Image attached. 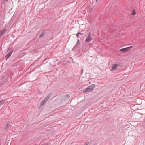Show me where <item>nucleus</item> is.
<instances>
[{
    "instance_id": "1",
    "label": "nucleus",
    "mask_w": 145,
    "mask_h": 145,
    "mask_svg": "<svg viewBox=\"0 0 145 145\" xmlns=\"http://www.w3.org/2000/svg\"><path fill=\"white\" fill-rule=\"evenodd\" d=\"M95 86L94 84H92L89 86L88 87L83 89V91L84 92H91L93 91V89L95 87Z\"/></svg>"
},
{
    "instance_id": "2",
    "label": "nucleus",
    "mask_w": 145,
    "mask_h": 145,
    "mask_svg": "<svg viewBox=\"0 0 145 145\" xmlns=\"http://www.w3.org/2000/svg\"><path fill=\"white\" fill-rule=\"evenodd\" d=\"M92 40V38L91 37V33H89L87 35L85 40V41L86 42H89L91 40Z\"/></svg>"
},
{
    "instance_id": "3",
    "label": "nucleus",
    "mask_w": 145,
    "mask_h": 145,
    "mask_svg": "<svg viewBox=\"0 0 145 145\" xmlns=\"http://www.w3.org/2000/svg\"><path fill=\"white\" fill-rule=\"evenodd\" d=\"M8 52H9V53L7 54L5 56V57H7V59H8L10 57L13 52V50L12 49L11 50V48H8Z\"/></svg>"
},
{
    "instance_id": "4",
    "label": "nucleus",
    "mask_w": 145,
    "mask_h": 145,
    "mask_svg": "<svg viewBox=\"0 0 145 145\" xmlns=\"http://www.w3.org/2000/svg\"><path fill=\"white\" fill-rule=\"evenodd\" d=\"M132 47V46H131L126 48L121 49L120 50V51L123 52H126L127 51L129 50Z\"/></svg>"
},
{
    "instance_id": "5",
    "label": "nucleus",
    "mask_w": 145,
    "mask_h": 145,
    "mask_svg": "<svg viewBox=\"0 0 145 145\" xmlns=\"http://www.w3.org/2000/svg\"><path fill=\"white\" fill-rule=\"evenodd\" d=\"M80 44V42L79 39H78L77 40V42L73 48V50L75 51L76 49L78 47V46Z\"/></svg>"
},
{
    "instance_id": "6",
    "label": "nucleus",
    "mask_w": 145,
    "mask_h": 145,
    "mask_svg": "<svg viewBox=\"0 0 145 145\" xmlns=\"http://www.w3.org/2000/svg\"><path fill=\"white\" fill-rule=\"evenodd\" d=\"M119 66V65H118L116 64H114L112 67V70H114L116 69L117 67L118 66Z\"/></svg>"
},
{
    "instance_id": "7",
    "label": "nucleus",
    "mask_w": 145,
    "mask_h": 145,
    "mask_svg": "<svg viewBox=\"0 0 145 145\" xmlns=\"http://www.w3.org/2000/svg\"><path fill=\"white\" fill-rule=\"evenodd\" d=\"M6 30L7 29H4L3 30L0 31V35L1 36L3 35L6 32Z\"/></svg>"
},
{
    "instance_id": "8",
    "label": "nucleus",
    "mask_w": 145,
    "mask_h": 145,
    "mask_svg": "<svg viewBox=\"0 0 145 145\" xmlns=\"http://www.w3.org/2000/svg\"><path fill=\"white\" fill-rule=\"evenodd\" d=\"M6 30L7 29H4L3 30L0 31V35L1 36L3 35L6 32Z\"/></svg>"
},
{
    "instance_id": "9",
    "label": "nucleus",
    "mask_w": 145,
    "mask_h": 145,
    "mask_svg": "<svg viewBox=\"0 0 145 145\" xmlns=\"http://www.w3.org/2000/svg\"><path fill=\"white\" fill-rule=\"evenodd\" d=\"M6 30L7 29H4L3 30L0 31V35L1 36L3 35L6 32Z\"/></svg>"
},
{
    "instance_id": "10",
    "label": "nucleus",
    "mask_w": 145,
    "mask_h": 145,
    "mask_svg": "<svg viewBox=\"0 0 145 145\" xmlns=\"http://www.w3.org/2000/svg\"><path fill=\"white\" fill-rule=\"evenodd\" d=\"M52 95V94L51 93H50L46 97L47 99H49L50 98V97H51V95Z\"/></svg>"
},
{
    "instance_id": "11",
    "label": "nucleus",
    "mask_w": 145,
    "mask_h": 145,
    "mask_svg": "<svg viewBox=\"0 0 145 145\" xmlns=\"http://www.w3.org/2000/svg\"><path fill=\"white\" fill-rule=\"evenodd\" d=\"M46 33V32H44L42 33L39 36V37L41 38L44 36Z\"/></svg>"
},
{
    "instance_id": "12",
    "label": "nucleus",
    "mask_w": 145,
    "mask_h": 145,
    "mask_svg": "<svg viewBox=\"0 0 145 145\" xmlns=\"http://www.w3.org/2000/svg\"><path fill=\"white\" fill-rule=\"evenodd\" d=\"M136 14V11L135 10V9H134L132 11V12L131 14L132 15H135Z\"/></svg>"
},
{
    "instance_id": "13",
    "label": "nucleus",
    "mask_w": 145,
    "mask_h": 145,
    "mask_svg": "<svg viewBox=\"0 0 145 145\" xmlns=\"http://www.w3.org/2000/svg\"><path fill=\"white\" fill-rule=\"evenodd\" d=\"M81 35V36L83 34L80 32H78L76 34V36L77 38L79 37V35Z\"/></svg>"
},
{
    "instance_id": "14",
    "label": "nucleus",
    "mask_w": 145,
    "mask_h": 145,
    "mask_svg": "<svg viewBox=\"0 0 145 145\" xmlns=\"http://www.w3.org/2000/svg\"><path fill=\"white\" fill-rule=\"evenodd\" d=\"M48 100V99L46 97H45L44 98V100H43L42 101L44 103H45Z\"/></svg>"
},
{
    "instance_id": "15",
    "label": "nucleus",
    "mask_w": 145,
    "mask_h": 145,
    "mask_svg": "<svg viewBox=\"0 0 145 145\" xmlns=\"http://www.w3.org/2000/svg\"><path fill=\"white\" fill-rule=\"evenodd\" d=\"M4 103V100H2L0 101V105H2Z\"/></svg>"
},
{
    "instance_id": "16",
    "label": "nucleus",
    "mask_w": 145,
    "mask_h": 145,
    "mask_svg": "<svg viewBox=\"0 0 145 145\" xmlns=\"http://www.w3.org/2000/svg\"><path fill=\"white\" fill-rule=\"evenodd\" d=\"M65 97L67 99L70 97V95L69 94H66L65 95Z\"/></svg>"
},
{
    "instance_id": "17",
    "label": "nucleus",
    "mask_w": 145,
    "mask_h": 145,
    "mask_svg": "<svg viewBox=\"0 0 145 145\" xmlns=\"http://www.w3.org/2000/svg\"><path fill=\"white\" fill-rule=\"evenodd\" d=\"M45 103L42 101L40 104V106H42L44 105Z\"/></svg>"
},
{
    "instance_id": "18",
    "label": "nucleus",
    "mask_w": 145,
    "mask_h": 145,
    "mask_svg": "<svg viewBox=\"0 0 145 145\" xmlns=\"http://www.w3.org/2000/svg\"><path fill=\"white\" fill-rule=\"evenodd\" d=\"M91 143V141L90 142H86V145H88L89 144H90Z\"/></svg>"
},
{
    "instance_id": "19",
    "label": "nucleus",
    "mask_w": 145,
    "mask_h": 145,
    "mask_svg": "<svg viewBox=\"0 0 145 145\" xmlns=\"http://www.w3.org/2000/svg\"><path fill=\"white\" fill-rule=\"evenodd\" d=\"M82 37V35L81 36V35H79V38H80L81 37Z\"/></svg>"
},
{
    "instance_id": "20",
    "label": "nucleus",
    "mask_w": 145,
    "mask_h": 145,
    "mask_svg": "<svg viewBox=\"0 0 145 145\" xmlns=\"http://www.w3.org/2000/svg\"><path fill=\"white\" fill-rule=\"evenodd\" d=\"M6 0V1L7 2V1H8V0Z\"/></svg>"
},
{
    "instance_id": "21",
    "label": "nucleus",
    "mask_w": 145,
    "mask_h": 145,
    "mask_svg": "<svg viewBox=\"0 0 145 145\" xmlns=\"http://www.w3.org/2000/svg\"><path fill=\"white\" fill-rule=\"evenodd\" d=\"M83 69H82V72H83Z\"/></svg>"
},
{
    "instance_id": "22",
    "label": "nucleus",
    "mask_w": 145,
    "mask_h": 145,
    "mask_svg": "<svg viewBox=\"0 0 145 145\" xmlns=\"http://www.w3.org/2000/svg\"><path fill=\"white\" fill-rule=\"evenodd\" d=\"M1 35H0V37H1Z\"/></svg>"
},
{
    "instance_id": "23",
    "label": "nucleus",
    "mask_w": 145,
    "mask_h": 145,
    "mask_svg": "<svg viewBox=\"0 0 145 145\" xmlns=\"http://www.w3.org/2000/svg\"><path fill=\"white\" fill-rule=\"evenodd\" d=\"M97 0H96V1H97Z\"/></svg>"
}]
</instances>
